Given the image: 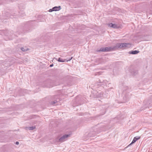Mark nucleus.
I'll use <instances>...</instances> for the list:
<instances>
[{
    "instance_id": "ddd939ff",
    "label": "nucleus",
    "mask_w": 152,
    "mask_h": 152,
    "mask_svg": "<svg viewBox=\"0 0 152 152\" xmlns=\"http://www.w3.org/2000/svg\"><path fill=\"white\" fill-rule=\"evenodd\" d=\"M28 128L29 130H33L36 128V127L35 126H30Z\"/></svg>"
},
{
    "instance_id": "412c9836",
    "label": "nucleus",
    "mask_w": 152,
    "mask_h": 152,
    "mask_svg": "<svg viewBox=\"0 0 152 152\" xmlns=\"http://www.w3.org/2000/svg\"><path fill=\"white\" fill-rule=\"evenodd\" d=\"M129 99V98H127V99Z\"/></svg>"
},
{
    "instance_id": "aec40b11",
    "label": "nucleus",
    "mask_w": 152,
    "mask_h": 152,
    "mask_svg": "<svg viewBox=\"0 0 152 152\" xmlns=\"http://www.w3.org/2000/svg\"><path fill=\"white\" fill-rule=\"evenodd\" d=\"M97 85H99V84H98V83H97ZM102 85V84H99V85Z\"/></svg>"
},
{
    "instance_id": "dca6fc26",
    "label": "nucleus",
    "mask_w": 152,
    "mask_h": 152,
    "mask_svg": "<svg viewBox=\"0 0 152 152\" xmlns=\"http://www.w3.org/2000/svg\"><path fill=\"white\" fill-rule=\"evenodd\" d=\"M54 11L53 10V8H52V9H50L49 10V12H52V11Z\"/></svg>"
},
{
    "instance_id": "423d86ee",
    "label": "nucleus",
    "mask_w": 152,
    "mask_h": 152,
    "mask_svg": "<svg viewBox=\"0 0 152 152\" xmlns=\"http://www.w3.org/2000/svg\"><path fill=\"white\" fill-rule=\"evenodd\" d=\"M140 137H138L137 136L136 137H135L131 143L128 145V146H130L132 144L134 143H135L137 140H138L140 139Z\"/></svg>"
},
{
    "instance_id": "2eb2a0df",
    "label": "nucleus",
    "mask_w": 152,
    "mask_h": 152,
    "mask_svg": "<svg viewBox=\"0 0 152 152\" xmlns=\"http://www.w3.org/2000/svg\"><path fill=\"white\" fill-rule=\"evenodd\" d=\"M57 102V101H52L51 102V104L52 105H54V104L56 103Z\"/></svg>"
},
{
    "instance_id": "4468645a",
    "label": "nucleus",
    "mask_w": 152,
    "mask_h": 152,
    "mask_svg": "<svg viewBox=\"0 0 152 152\" xmlns=\"http://www.w3.org/2000/svg\"><path fill=\"white\" fill-rule=\"evenodd\" d=\"M72 57H70L69 58H68L67 59H65L66 61L67 62L69 61H70L72 58Z\"/></svg>"
},
{
    "instance_id": "a211bd4d",
    "label": "nucleus",
    "mask_w": 152,
    "mask_h": 152,
    "mask_svg": "<svg viewBox=\"0 0 152 152\" xmlns=\"http://www.w3.org/2000/svg\"><path fill=\"white\" fill-rule=\"evenodd\" d=\"M19 144V143L18 142V141H17V142H15V144H16V145H18V144Z\"/></svg>"
},
{
    "instance_id": "f8f14e48",
    "label": "nucleus",
    "mask_w": 152,
    "mask_h": 152,
    "mask_svg": "<svg viewBox=\"0 0 152 152\" xmlns=\"http://www.w3.org/2000/svg\"><path fill=\"white\" fill-rule=\"evenodd\" d=\"M21 50L23 51H25L28 50V49L26 47H22L21 48Z\"/></svg>"
},
{
    "instance_id": "f3484780",
    "label": "nucleus",
    "mask_w": 152,
    "mask_h": 152,
    "mask_svg": "<svg viewBox=\"0 0 152 152\" xmlns=\"http://www.w3.org/2000/svg\"><path fill=\"white\" fill-rule=\"evenodd\" d=\"M97 83H102V82H101V80H99L98 81V82H97Z\"/></svg>"
},
{
    "instance_id": "9d476101",
    "label": "nucleus",
    "mask_w": 152,
    "mask_h": 152,
    "mask_svg": "<svg viewBox=\"0 0 152 152\" xmlns=\"http://www.w3.org/2000/svg\"><path fill=\"white\" fill-rule=\"evenodd\" d=\"M61 9V7L60 6H59L58 7L56 6L53 8V10L54 11H59Z\"/></svg>"
},
{
    "instance_id": "6e6552de",
    "label": "nucleus",
    "mask_w": 152,
    "mask_h": 152,
    "mask_svg": "<svg viewBox=\"0 0 152 152\" xmlns=\"http://www.w3.org/2000/svg\"><path fill=\"white\" fill-rule=\"evenodd\" d=\"M130 72L132 75H135L138 73V71L135 69L130 71Z\"/></svg>"
},
{
    "instance_id": "0eeeda50",
    "label": "nucleus",
    "mask_w": 152,
    "mask_h": 152,
    "mask_svg": "<svg viewBox=\"0 0 152 152\" xmlns=\"http://www.w3.org/2000/svg\"><path fill=\"white\" fill-rule=\"evenodd\" d=\"M51 80H48L45 82V86L48 87H50L53 86L51 84H49V83H50Z\"/></svg>"
},
{
    "instance_id": "f03ea898",
    "label": "nucleus",
    "mask_w": 152,
    "mask_h": 152,
    "mask_svg": "<svg viewBox=\"0 0 152 152\" xmlns=\"http://www.w3.org/2000/svg\"><path fill=\"white\" fill-rule=\"evenodd\" d=\"M70 136V134H65L58 139V142H63L67 140L68 137Z\"/></svg>"
},
{
    "instance_id": "f257e3e1",
    "label": "nucleus",
    "mask_w": 152,
    "mask_h": 152,
    "mask_svg": "<svg viewBox=\"0 0 152 152\" xmlns=\"http://www.w3.org/2000/svg\"><path fill=\"white\" fill-rule=\"evenodd\" d=\"M130 45V44L128 43H119L117 44L114 48H125L126 47H129Z\"/></svg>"
},
{
    "instance_id": "1a4fd4ad",
    "label": "nucleus",
    "mask_w": 152,
    "mask_h": 152,
    "mask_svg": "<svg viewBox=\"0 0 152 152\" xmlns=\"http://www.w3.org/2000/svg\"><path fill=\"white\" fill-rule=\"evenodd\" d=\"M139 53V51L138 50H132L129 52L130 54H136Z\"/></svg>"
},
{
    "instance_id": "20e7f679",
    "label": "nucleus",
    "mask_w": 152,
    "mask_h": 152,
    "mask_svg": "<svg viewBox=\"0 0 152 152\" xmlns=\"http://www.w3.org/2000/svg\"><path fill=\"white\" fill-rule=\"evenodd\" d=\"M98 133V132H96V130L91 131L88 134V137H94Z\"/></svg>"
},
{
    "instance_id": "6ab92c4d",
    "label": "nucleus",
    "mask_w": 152,
    "mask_h": 152,
    "mask_svg": "<svg viewBox=\"0 0 152 152\" xmlns=\"http://www.w3.org/2000/svg\"><path fill=\"white\" fill-rule=\"evenodd\" d=\"M53 64H51V65H50V67H52V66H53Z\"/></svg>"
},
{
    "instance_id": "39448f33",
    "label": "nucleus",
    "mask_w": 152,
    "mask_h": 152,
    "mask_svg": "<svg viewBox=\"0 0 152 152\" xmlns=\"http://www.w3.org/2000/svg\"><path fill=\"white\" fill-rule=\"evenodd\" d=\"M108 26L114 28H119V27L115 23H110L108 24Z\"/></svg>"
},
{
    "instance_id": "9b49d317",
    "label": "nucleus",
    "mask_w": 152,
    "mask_h": 152,
    "mask_svg": "<svg viewBox=\"0 0 152 152\" xmlns=\"http://www.w3.org/2000/svg\"><path fill=\"white\" fill-rule=\"evenodd\" d=\"M54 59H56V60H57L58 62H66V60L65 59H63L62 58H59L58 60L57 59V58H54Z\"/></svg>"
},
{
    "instance_id": "7ed1b4c3",
    "label": "nucleus",
    "mask_w": 152,
    "mask_h": 152,
    "mask_svg": "<svg viewBox=\"0 0 152 152\" xmlns=\"http://www.w3.org/2000/svg\"><path fill=\"white\" fill-rule=\"evenodd\" d=\"M113 48L111 47L102 48L99 50H97V52H107L111 50Z\"/></svg>"
}]
</instances>
